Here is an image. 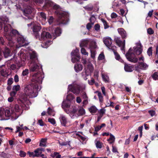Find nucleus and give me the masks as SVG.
Returning a JSON list of instances; mask_svg holds the SVG:
<instances>
[{
  "mask_svg": "<svg viewBox=\"0 0 158 158\" xmlns=\"http://www.w3.org/2000/svg\"><path fill=\"white\" fill-rule=\"evenodd\" d=\"M89 111L93 114V113H95L98 110L97 108L94 106H92L89 109Z\"/></svg>",
  "mask_w": 158,
  "mask_h": 158,
  "instance_id": "nucleus-31",
  "label": "nucleus"
},
{
  "mask_svg": "<svg viewBox=\"0 0 158 158\" xmlns=\"http://www.w3.org/2000/svg\"><path fill=\"white\" fill-rule=\"evenodd\" d=\"M91 57L93 59L95 58L96 55V51L95 50H91Z\"/></svg>",
  "mask_w": 158,
  "mask_h": 158,
  "instance_id": "nucleus-51",
  "label": "nucleus"
},
{
  "mask_svg": "<svg viewBox=\"0 0 158 158\" xmlns=\"http://www.w3.org/2000/svg\"><path fill=\"white\" fill-rule=\"evenodd\" d=\"M114 41L119 47L121 46L123 44V42L120 39V38L115 37L114 39Z\"/></svg>",
  "mask_w": 158,
  "mask_h": 158,
  "instance_id": "nucleus-22",
  "label": "nucleus"
},
{
  "mask_svg": "<svg viewBox=\"0 0 158 158\" xmlns=\"http://www.w3.org/2000/svg\"><path fill=\"white\" fill-rule=\"evenodd\" d=\"M89 42V40H82L80 44V47H87L88 45Z\"/></svg>",
  "mask_w": 158,
  "mask_h": 158,
  "instance_id": "nucleus-26",
  "label": "nucleus"
},
{
  "mask_svg": "<svg viewBox=\"0 0 158 158\" xmlns=\"http://www.w3.org/2000/svg\"><path fill=\"white\" fill-rule=\"evenodd\" d=\"M103 42L106 46L110 49L112 50L113 47H116L115 46H113L112 44V40L110 37L104 38Z\"/></svg>",
  "mask_w": 158,
  "mask_h": 158,
  "instance_id": "nucleus-8",
  "label": "nucleus"
},
{
  "mask_svg": "<svg viewBox=\"0 0 158 158\" xmlns=\"http://www.w3.org/2000/svg\"><path fill=\"white\" fill-rule=\"evenodd\" d=\"M152 78L155 80H158V75L157 72H155L152 76Z\"/></svg>",
  "mask_w": 158,
  "mask_h": 158,
  "instance_id": "nucleus-53",
  "label": "nucleus"
},
{
  "mask_svg": "<svg viewBox=\"0 0 158 158\" xmlns=\"http://www.w3.org/2000/svg\"><path fill=\"white\" fill-rule=\"evenodd\" d=\"M124 69L126 71L128 72H131L133 71V67L132 66H129L127 64H124Z\"/></svg>",
  "mask_w": 158,
  "mask_h": 158,
  "instance_id": "nucleus-25",
  "label": "nucleus"
},
{
  "mask_svg": "<svg viewBox=\"0 0 158 158\" xmlns=\"http://www.w3.org/2000/svg\"><path fill=\"white\" fill-rule=\"evenodd\" d=\"M20 88V86L19 85H15L13 86L12 90L13 91H16L17 93V91H19Z\"/></svg>",
  "mask_w": 158,
  "mask_h": 158,
  "instance_id": "nucleus-42",
  "label": "nucleus"
},
{
  "mask_svg": "<svg viewBox=\"0 0 158 158\" xmlns=\"http://www.w3.org/2000/svg\"><path fill=\"white\" fill-rule=\"evenodd\" d=\"M81 53L85 55H88V53L86 51V50L85 48H82L81 49Z\"/></svg>",
  "mask_w": 158,
  "mask_h": 158,
  "instance_id": "nucleus-52",
  "label": "nucleus"
},
{
  "mask_svg": "<svg viewBox=\"0 0 158 158\" xmlns=\"http://www.w3.org/2000/svg\"><path fill=\"white\" fill-rule=\"evenodd\" d=\"M68 89L76 95L78 94L80 91V88L78 85H69L68 87Z\"/></svg>",
  "mask_w": 158,
  "mask_h": 158,
  "instance_id": "nucleus-6",
  "label": "nucleus"
},
{
  "mask_svg": "<svg viewBox=\"0 0 158 158\" xmlns=\"http://www.w3.org/2000/svg\"><path fill=\"white\" fill-rule=\"evenodd\" d=\"M96 43L94 41H91L89 44V48L91 50H94L97 48Z\"/></svg>",
  "mask_w": 158,
  "mask_h": 158,
  "instance_id": "nucleus-23",
  "label": "nucleus"
},
{
  "mask_svg": "<svg viewBox=\"0 0 158 158\" xmlns=\"http://www.w3.org/2000/svg\"><path fill=\"white\" fill-rule=\"evenodd\" d=\"M5 73L4 70L0 68V81L2 80L3 77L5 75Z\"/></svg>",
  "mask_w": 158,
  "mask_h": 158,
  "instance_id": "nucleus-34",
  "label": "nucleus"
},
{
  "mask_svg": "<svg viewBox=\"0 0 158 158\" xmlns=\"http://www.w3.org/2000/svg\"><path fill=\"white\" fill-rule=\"evenodd\" d=\"M50 156L53 158H61V155L57 152H55L53 154H51Z\"/></svg>",
  "mask_w": 158,
  "mask_h": 158,
  "instance_id": "nucleus-30",
  "label": "nucleus"
},
{
  "mask_svg": "<svg viewBox=\"0 0 158 158\" xmlns=\"http://www.w3.org/2000/svg\"><path fill=\"white\" fill-rule=\"evenodd\" d=\"M53 2L49 1L46 2L44 5L43 6V8L45 9H48L50 7H52Z\"/></svg>",
  "mask_w": 158,
  "mask_h": 158,
  "instance_id": "nucleus-19",
  "label": "nucleus"
},
{
  "mask_svg": "<svg viewBox=\"0 0 158 158\" xmlns=\"http://www.w3.org/2000/svg\"><path fill=\"white\" fill-rule=\"evenodd\" d=\"M12 28L10 24H6L4 26V31L6 32V34L7 35L8 33H9V31H10Z\"/></svg>",
  "mask_w": 158,
  "mask_h": 158,
  "instance_id": "nucleus-20",
  "label": "nucleus"
},
{
  "mask_svg": "<svg viewBox=\"0 0 158 158\" xmlns=\"http://www.w3.org/2000/svg\"><path fill=\"white\" fill-rule=\"evenodd\" d=\"M93 24H92V23H88L86 25V28L88 30H89L92 27V25Z\"/></svg>",
  "mask_w": 158,
  "mask_h": 158,
  "instance_id": "nucleus-62",
  "label": "nucleus"
},
{
  "mask_svg": "<svg viewBox=\"0 0 158 158\" xmlns=\"http://www.w3.org/2000/svg\"><path fill=\"white\" fill-rule=\"evenodd\" d=\"M94 28L96 31H98L100 30V25L98 23L96 24L95 25Z\"/></svg>",
  "mask_w": 158,
  "mask_h": 158,
  "instance_id": "nucleus-49",
  "label": "nucleus"
},
{
  "mask_svg": "<svg viewBox=\"0 0 158 158\" xmlns=\"http://www.w3.org/2000/svg\"><path fill=\"white\" fill-rule=\"evenodd\" d=\"M70 105L65 102H63L62 105V108L63 109L65 108H69L70 107Z\"/></svg>",
  "mask_w": 158,
  "mask_h": 158,
  "instance_id": "nucleus-45",
  "label": "nucleus"
},
{
  "mask_svg": "<svg viewBox=\"0 0 158 158\" xmlns=\"http://www.w3.org/2000/svg\"><path fill=\"white\" fill-rule=\"evenodd\" d=\"M29 73V70L28 69H25L22 72V75L23 76H26Z\"/></svg>",
  "mask_w": 158,
  "mask_h": 158,
  "instance_id": "nucleus-64",
  "label": "nucleus"
},
{
  "mask_svg": "<svg viewBox=\"0 0 158 158\" xmlns=\"http://www.w3.org/2000/svg\"><path fill=\"white\" fill-rule=\"evenodd\" d=\"M62 32L61 29L60 27H57L52 31V34L56 38L57 37L60 35Z\"/></svg>",
  "mask_w": 158,
  "mask_h": 158,
  "instance_id": "nucleus-10",
  "label": "nucleus"
},
{
  "mask_svg": "<svg viewBox=\"0 0 158 158\" xmlns=\"http://www.w3.org/2000/svg\"><path fill=\"white\" fill-rule=\"evenodd\" d=\"M52 7L53 9L56 10L55 14L58 17L57 21L59 23L58 24H67L69 20L68 14L61 10L60 6L56 3L53 2Z\"/></svg>",
  "mask_w": 158,
  "mask_h": 158,
  "instance_id": "nucleus-2",
  "label": "nucleus"
},
{
  "mask_svg": "<svg viewBox=\"0 0 158 158\" xmlns=\"http://www.w3.org/2000/svg\"><path fill=\"white\" fill-rule=\"evenodd\" d=\"M4 113L5 116L7 117H10L11 116V114H13L12 112H10V110L9 109H6L4 110Z\"/></svg>",
  "mask_w": 158,
  "mask_h": 158,
  "instance_id": "nucleus-37",
  "label": "nucleus"
},
{
  "mask_svg": "<svg viewBox=\"0 0 158 158\" xmlns=\"http://www.w3.org/2000/svg\"><path fill=\"white\" fill-rule=\"evenodd\" d=\"M102 77L103 80L106 82H109L108 77L107 76L102 75Z\"/></svg>",
  "mask_w": 158,
  "mask_h": 158,
  "instance_id": "nucleus-61",
  "label": "nucleus"
},
{
  "mask_svg": "<svg viewBox=\"0 0 158 158\" xmlns=\"http://www.w3.org/2000/svg\"><path fill=\"white\" fill-rule=\"evenodd\" d=\"M35 153L34 152H34H30V151H28L27 152V154H28L30 157H36V156H35Z\"/></svg>",
  "mask_w": 158,
  "mask_h": 158,
  "instance_id": "nucleus-50",
  "label": "nucleus"
},
{
  "mask_svg": "<svg viewBox=\"0 0 158 158\" xmlns=\"http://www.w3.org/2000/svg\"><path fill=\"white\" fill-rule=\"evenodd\" d=\"M152 47H150L148 49L147 53L148 55L149 56H150L151 55H152Z\"/></svg>",
  "mask_w": 158,
  "mask_h": 158,
  "instance_id": "nucleus-56",
  "label": "nucleus"
},
{
  "mask_svg": "<svg viewBox=\"0 0 158 158\" xmlns=\"http://www.w3.org/2000/svg\"><path fill=\"white\" fill-rule=\"evenodd\" d=\"M30 68V72H34L38 71L39 69V66L37 64V63L32 62Z\"/></svg>",
  "mask_w": 158,
  "mask_h": 158,
  "instance_id": "nucleus-12",
  "label": "nucleus"
},
{
  "mask_svg": "<svg viewBox=\"0 0 158 158\" xmlns=\"http://www.w3.org/2000/svg\"><path fill=\"white\" fill-rule=\"evenodd\" d=\"M36 4L40 6L44 2V0H32Z\"/></svg>",
  "mask_w": 158,
  "mask_h": 158,
  "instance_id": "nucleus-40",
  "label": "nucleus"
},
{
  "mask_svg": "<svg viewBox=\"0 0 158 158\" xmlns=\"http://www.w3.org/2000/svg\"><path fill=\"white\" fill-rule=\"evenodd\" d=\"M85 113V111L84 109L82 107H80L78 110L77 114L78 115H82Z\"/></svg>",
  "mask_w": 158,
  "mask_h": 158,
  "instance_id": "nucleus-29",
  "label": "nucleus"
},
{
  "mask_svg": "<svg viewBox=\"0 0 158 158\" xmlns=\"http://www.w3.org/2000/svg\"><path fill=\"white\" fill-rule=\"evenodd\" d=\"M53 110L51 107H49L48 108L47 111V113L48 115H52L53 116H54V115H53Z\"/></svg>",
  "mask_w": 158,
  "mask_h": 158,
  "instance_id": "nucleus-44",
  "label": "nucleus"
},
{
  "mask_svg": "<svg viewBox=\"0 0 158 158\" xmlns=\"http://www.w3.org/2000/svg\"><path fill=\"white\" fill-rule=\"evenodd\" d=\"M110 137L107 139V141H112L109 142L110 144H112L114 141L115 138L111 134H110Z\"/></svg>",
  "mask_w": 158,
  "mask_h": 158,
  "instance_id": "nucleus-39",
  "label": "nucleus"
},
{
  "mask_svg": "<svg viewBox=\"0 0 158 158\" xmlns=\"http://www.w3.org/2000/svg\"><path fill=\"white\" fill-rule=\"evenodd\" d=\"M40 15L43 19L46 20V14L44 12H40Z\"/></svg>",
  "mask_w": 158,
  "mask_h": 158,
  "instance_id": "nucleus-54",
  "label": "nucleus"
},
{
  "mask_svg": "<svg viewBox=\"0 0 158 158\" xmlns=\"http://www.w3.org/2000/svg\"><path fill=\"white\" fill-rule=\"evenodd\" d=\"M27 98H21L20 99L19 101L22 103V104H21V105L22 107H24L26 106L25 104V102L27 101Z\"/></svg>",
  "mask_w": 158,
  "mask_h": 158,
  "instance_id": "nucleus-43",
  "label": "nucleus"
},
{
  "mask_svg": "<svg viewBox=\"0 0 158 158\" xmlns=\"http://www.w3.org/2000/svg\"><path fill=\"white\" fill-rule=\"evenodd\" d=\"M60 122L61 125L65 126L67 122V120L65 117L63 115H61L59 117Z\"/></svg>",
  "mask_w": 158,
  "mask_h": 158,
  "instance_id": "nucleus-17",
  "label": "nucleus"
},
{
  "mask_svg": "<svg viewBox=\"0 0 158 158\" xmlns=\"http://www.w3.org/2000/svg\"><path fill=\"white\" fill-rule=\"evenodd\" d=\"M11 111L12 114L15 113L16 115H19L20 114V113H19L20 109L19 108V106L18 104L15 105L14 107V108L11 109Z\"/></svg>",
  "mask_w": 158,
  "mask_h": 158,
  "instance_id": "nucleus-13",
  "label": "nucleus"
},
{
  "mask_svg": "<svg viewBox=\"0 0 158 158\" xmlns=\"http://www.w3.org/2000/svg\"><path fill=\"white\" fill-rule=\"evenodd\" d=\"M118 31L119 34L121 35L123 39H126L127 36L126 31L123 28L118 29Z\"/></svg>",
  "mask_w": 158,
  "mask_h": 158,
  "instance_id": "nucleus-14",
  "label": "nucleus"
},
{
  "mask_svg": "<svg viewBox=\"0 0 158 158\" xmlns=\"http://www.w3.org/2000/svg\"><path fill=\"white\" fill-rule=\"evenodd\" d=\"M54 21V18L52 16H51L49 17V18L48 19V22L50 25Z\"/></svg>",
  "mask_w": 158,
  "mask_h": 158,
  "instance_id": "nucleus-55",
  "label": "nucleus"
},
{
  "mask_svg": "<svg viewBox=\"0 0 158 158\" xmlns=\"http://www.w3.org/2000/svg\"><path fill=\"white\" fill-rule=\"evenodd\" d=\"M42 77L40 73H37L32 76L31 84L27 85L24 89L25 94L31 98H35L38 95V85L42 83Z\"/></svg>",
  "mask_w": 158,
  "mask_h": 158,
  "instance_id": "nucleus-1",
  "label": "nucleus"
},
{
  "mask_svg": "<svg viewBox=\"0 0 158 158\" xmlns=\"http://www.w3.org/2000/svg\"><path fill=\"white\" fill-rule=\"evenodd\" d=\"M95 93H98V96L99 98V101L100 102L102 103L103 102V98L101 92L98 91H96Z\"/></svg>",
  "mask_w": 158,
  "mask_h": 158,
  "instance_id": "nucleus-28",
  "label": "nucleus"
},
{
  "mask_svg": "<svg viewBox=\"0 0 158 158\" xmlns=\"http://www.w3.org/2000/svg\"><path fill=\"white\" fill-rule=\"evenodd\" d=\"M32 11L31 8V7L25 8L23 10V13L24 15L27 17L29 19H32L33 18V16L30 15L32 12Z\"/></svg>",
  "mask_w": 158,
  "mask_h": 158,
  "instance_id": "nucleus-9",
  "label": "nucleus"
},
{
  "mask_svg": "<svg viewBox=\"0 0 158 158\" xmlns=\"http://www.w3.org/2000/svg\"><path fill=\"white\" fill-rule=\"evenodd\" d=\"M106 110L103 108L101 109L99 111H98V113L102 116H103L104 114L105 113Z\"/></svg>",
  "mask_w": 158,
  "mask_h": 158,
  "instance_id": "nucleus-57",
  "label": "nucleus"
},
{
  "mask_svg": "<svg viewBox=\"0 0 158 158\" xmlns=\"http://www.w3.org/2000/svg\"><path fill=\"white\" fill-rule=\"evenodd\" d=\"M147 33L149 35H151L153 34L154 31L151 28H149L147 29Z\"/></svg>",
  "mask_w": 158,
  "mask_h": 158,
  "instance_id": "nucleus-59",
  "label": "nucleus"
},
{
  "mask_svg": "<svg viewBox=\"0 0 158 158\" xmlns=\"http://www.w3.org/2000/svg\"><path fill=\"white\" fill-rule=\"evenodd\" d=\"M71 55L72 56H80L78 53V50L77 49L73 51L71 53Z\"/></svg>",
  "mask_w": 158,
  "mask_h": 158,
  "instance_id": "nucleus-35",
  "label": "nucleus"
},
{
  "mask_svg": "<svg viewBox=\"0 0 158 158\" xmlns=\"http://www.w3.org/2000/svg\"><path fill=\"white\" fill-rule=\"evenodd\" d=\"M19 35V33L16 30L11 29L9 33L6 35V38L8 41V45L11 47H13L15 45L16 38Z\"/></svg>",
  "mask_w": 158,
  "mask_h": 158,
  "instance_id": "nucleus-3",
  "label": "nucleus"
},
{
  "mask_svg": "<svg viewBox=\"0 0 158 158\" xmlns=\"http://www.w3.org/2000/svg\"><path fill=\"white\" fill-rule=\"evenodd\" d=\"M0 19L2 21V23H3L5 24L9 22L8 18L6 15H3L0 17Z\"/></svg>",
  "mask_w": 158,
  "mask_h": 158,
  "instance_id": "nucleus-27",
  "label": "nucleus"
},
{
  "mask_svg": "<svg viewBox=\"0 0 158 158\" xmlns=\"http://www.w3.org/2000/svg\"><path fill=\"white\" fill-rule=\"evenodd\" d=\"M106 126V124L105 123H102L101 124V126H98L94 128V131L95 132H97L99 131L102 127H105Z\"/></svg>",
  "mask_w": 158,
  "mask_h": 158,
  "instance_id": "nucleus-36",
  "label": "nucleus"
},
{
  "mask_svg": "<svg viewBox=\"0 0 158 158\" xmlns=\"http://www.w3.org/2000/svg\"><path fill=\"white\" fill-rule=\"evenodd\" d=\"M48 121L53 125H54L56 123V121L54 118H49L48 119Z\"/></svg>",
  "mask_w": 158,
  "mask_h": 158,
  "instance_id": "nucleus-46",
  "label": "nucleus"
},
{
  "mask_svg": "<svg viewBox=\"0 0 158 158\" xmlns=\"http://www.w3.org/2000/svg\"><path fill=\"white\" fill-rule=\"evenodd\" d=\"M148 67V65L143 62H139L137 66L135 67L136 70H138L139 69L142 70H146Z\"/></svg>",
  "mask_w": 158,
  "mask_h": 158,
  "instance_id": "nucleus-11",
  "label": "nucleus"
},
{
  "mask_svg": "<svg viewBox=\"0 0 158 158\" xmlns=\"http://www.w3.org/2000/svg\"><path fill=\"white\" fill-rule=\"evenodd\" d=\"M74 68L76 72L78 73L82 69L83 66L81 64H75Z\"/></svg>",
  "mask_w": 158,
  "mask_h": 158,
  "instance_id": "nucleus-18",
  "label": "nucleus"
},
{
  "mask_svg": "<svg viewBox=\"0 0 158 158\" xmlns=\"http://www.w3.org/2000/svg\"><path fill=\"white\" fill-rule=\"evenodd\" d=\"M74 98L73 95L72 94H69L67 96V98L68 100L70 101L73 100Z\"/></svg>",
  "mask_w": 158,
  "mask_h": 158,
  "instance_id": "nucleus-41",
  "label": "nucleus"
},
{
  "mask_svg": "<svg viewBox=\"0 0 158 158\" xmlns=\"http://www.w3.org/2000/svg\"><path fill=\"white\" fill-rule=\"evenodd\" d=\"M80 58V56H72L71 61L73 63H74L78 62Z\"/></svg>",
  "mask_w": 158,
  "mask_h": 158,
  "instance_id": "nucleus-32",
  "label": "nucleus"
},
{
  "mask_svg": "<svg viewBox=\"0 0 158 158\" xmlns=\"http://www.w3.org/2000/svg\"><path fill=\"white\" fill-rule=\"evenodd\" d=\"M35 156L36 157H40V155L41 154L38 148L34 150Z\"/></svg>",
  "mask_w": 158,
  "mask_h": 158,
  "instance_id": "nucleus-47",
  "label": "nucleus"
},
{
  "mask_svg": "<svg viewBox=\"0 0 158 158\" xmlns=\"http://www.w3.org/2000/svg\"><path fill=\"white\" fill-rule=\"evenodd\" d=\"M132 50L131 48H130L125 54L126 57L129 61L131 62L136 63L138 61V59L134 53L131 52Z\"/></svg>",
  "mask_w": 158,
  "mask_h": 158,
  "instance_id": "nucleus-4",
  "label": "nucleus"
},
{
  "mask_svg": "<svg viewBox=\"0 0 158 158\" xmlns=\"http://www.w3.org/2000/svg\"><path fill=\"white\" fill-rule=\"evenodd\" d=\"M116 47H113L112 50L114 52L115 56V58L116 60H119L121 58L119 55L116 52Z\"/></svg>",
  "mask_w": 158,
  "mask_h": 158,
  "instance_id": "nucleus-21",
  "label": "nucleus"
},
{
  "mask_svg": "<svg viewBox=\"0 0 158 158\" xmlns=\"http://www.w3.org/2000/svg\"><path fill=\"white\" fill-rule=\"evenodd\" d=\"M101 20L103 23L105 29H107L109 27V25L106 20L103 19H101Z\"/></svg>",
  "mask_w": 158,
  "mask_h": 158,
  "instance_id": "nucleus-38",
  "label": "nucleus"
},
{
  "mask_svg": "<svg viewBox=\"0 0 158 158\" xmlns=\"http://www.w3.org/2000/svg\"><path fill=\"white\" fill-rule=\"evenodd\" d=\"M95 19V18L94 15H92L89 19V21L90 23H92V24H94Z\"/></svg>",
  "mask_w": 158,
  "mask_h": 158,
  "instance_id": "nucleus-48",
  "label": "nucleus"
},
{
  "mask_svg": "<svg viewBox=\"0 0 158 158\" xmlns=\"http://www.w3.org/2000/svg\"><path fill=\"white\" fill-rule=\"evenodd\" d=\"M142 49L141 47L135 48H134V54L137 55H139L142 53Z\"/></svg>",
  "mask_w": 158,
  "mask_h": 158,
  "instance_id": "nucleus-24",
  "label": "nucleus"
},
{
  "mask_svg": "<svg viewBox=\"0 0 158 158\" xmlns=\"http://www.w3.org/2000/svg\"><path fill=\"white\" fill-rule=\"evenodd\" d=\"M84 70H85V72H82L81 74L84 79L85 80H86L87 79V76L89 75V73H88V72L87 70H85V69H84Z\"/></svg>",
  "mask_w": 158,
  "mask_h": 158,
  "instance_id": "nucleus-33",
  "label": "nucleus"
},
{
  "mask_svg": "<svg viewBox=\"0 0 158 158\" xmlns=\"http://www.w3.org/2000/svg\"><path fill=\"white\" fill-rule=\"evenodd\" d=\"M13 79L12 78H9L7 80V85H10L13 83Z\"/></svg>",
  "mask_w": 158,
  "mask_h": 158,
  "instance_id": "nucleus-60",
  "label": "nucleus"
},
{
  "mask_svg": "<svg viewBox=\"0 0 158 158\" xmlns=\"http://www.w3.org/2000/svg\"><path fill=\"white\" fill-rule=\"evenodd\" d=\"M96 147L97 148H102V143L99 141H98L96 143Z\"/></svg>",
  "mask_w": 158,
  "mask_h": 158,
  "instance_id": "nucleus-58",
  "label": "nucleus"
},
{
  "mask_svg": "<svg viewBox=\"0 0 158 158\" xmlns=\"http://www.w3.org/2000/svg\"><path fill=\"white\" fill-rule=\"evenodd\" d=\"M19 47H22L27 45L29 44V42L24 37L21 35H19V36L16 38V40Z\"/></svg>",
  "mask_w": 158,
  "mask_h": 158,
  "instance_id": "nucleus-5",
  "label": "nucleus"
},
{
  "mask_svg": "<svg viewBox=\"0 0 158 158\" xmlns=\"http://www.w3.org/2000/svg\"><path fill=\"white\" fill-rule=\"evenodd\" d=\"M104 57H105V56H104V54L103 53V54L101 53L99 55V56H98V60H102L103 59H104Z\"/></svg>",
  "mask_w": 158,
  "mask_h": 158,
  "instance_id": "nucleus-63",
  "label": "nucleus"
},
{
  "mask_svg": "<svg viewBox=\"0 0 158 158\" xmlns=\"http://www.w3.org/2000/svg\"><path fill=\"white\" fill-rule=\"evenodd\" d=\"M2 52H3L4 56L6 58L11 56V51L9 48L7 47H6Z\"/></svg>",
  "mask_w": 158,
  "mask_h": 158,
  "instance_id": "nucleus-15",
  "label": "nucleus"
},
{
  "mask_svg": "<svg viewBox=\"0 0 158 158\" xmlns=\"http://www.w3.org/2000/svg\"><path fill=\"white\" fill-rule=\"evenodd\" d=\"M41 28V27L40 25L36 24L33 25L32 30L36 38H37L39 37L40 34L39 31H40Z\"/></svg>",
  "mask_w": 158,
  "mask_h": 158,
  "instance_id": "nucleus-7",
  "label": "nucleus"
},
{
  "mask_svg": "<svg viewBox=\"0 0 158 158\" xmlns=\"http://www.w3.org/2000/svg\"><path fill=\"white\" fill-rule=\"evenodd\" d=\"M30 59L31 60V62H38V60L36 54L34 52H32L30 54Z\"/></svg>",
  "mask_w": 158,
  "mask_h": 158,
  "instance_id": "nucleus-16",
  "label": "nucleus"
}]
</instances>
